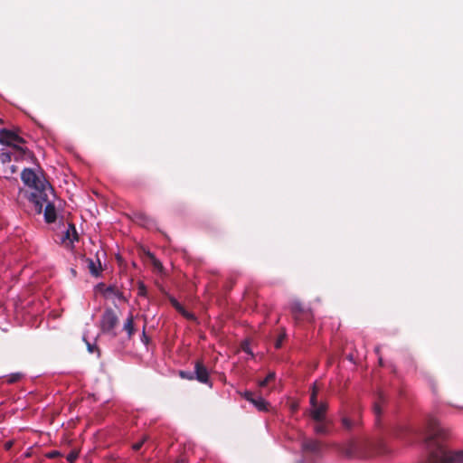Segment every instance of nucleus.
Returning <instances> with one entry per match:
<instances>
[{"instance_id":"obj_39","label":"nucleus","mask_w":463,"mask_h":463,"mask_svg":"<svg viewBox=\"0 0 463 463\" xmlns=\"http://www.w3.org/2000/svg\"><path fill=\"white\" fill-rule=\"evenodd\" d=\"M143 339H146V335L145 331L143 332Z\"/></svg>"},{"instance_id":"obj_27","label":"nucleus","mask_w":463,"mask_h":463,"mask_svg":"<svg viewBox=\"0 0 463 463\" xmlns=\"http://www.w3.org/2000/svg\"><path fill=\"white\" fill-rule=\"evenodd\" d=\"M241 396L248 402H251V401L255 397V394L250 391H245L243 393H241Z\"/></svg>"},{"instance_id":"obj_17","label":"nucleus","mask_w":463,"mask_h":463,"mask_svg":"<svg viewBox=\"0 0 463 463\" xmlns=\"http://www.w3.org/2000/svg\"><path fill=\"white\" fill-rule=\"evenodd\" d=\"M250 403L260 411H268L269 408V403L261 396H255Z\"/></svg>"},{"instance_id":"obj_31","label":"nucleus","mask_w":463,"mask_h":463,"mask_svg":"<svg viewBox=\"0 0 463 463\" xmlns=\"http://www.w3.org/2000/svg\"><path fill=\"white\" fill-rule=\"evenodd\" d=\"M241 348H242V350L245 353H247V354H249L250 355H253V354H252V352H251V350L250 348V344L248 342H243L242 345H241Z\"/></svg>"},{"instance_id":"obj_21","label":"nucleus","mask_w":463,"mask_h":463,"mask_svg":"<svg viewBox=\"0 0 463 463\" xmlns=\"http://www.w3.org/2000/svg\"><path fill=\"white\" fill-rule=\"evenodd\" d=\"M13 159V153L12 151H5V150H2L0 152V162L2 164H8L12 161Z\"/></svg>"},{"instance_id":"obj_4","label":"nucleus","mask_w":463,"mask_h":463,"mask_svg":"<svg viewBox=\"0 0 463 463\" xmlns=\"http://www.w3.org/2000/svg\"><path fill=\"white\" fill-rule=\"evenodd\" d=\"M289 308L292 317L297 325H299L304 321L312 320L313 315L311 311L304 308L298 300H293L290 303Z\"/></svg>"},{"instance_id":"obj_18","label":"nucleus","mask_w":463,"mask_h":463,"mask_svg":"<svg viewBox=\"0 0 463 463\" xmlns=\"http://www.w3.org/2000/svg\"><path fill=\"white\" fill-rule=\"evenodd\" d=\"M136 216L137 217L139 223L142 226H145L146 228H151L152 226H154L156 224L155 220H153L152 218H150L149 216H147L145 213H137Z\"/></svg>"},{"instance_id":"obj_8","label":"nucleus","mask_w":463,"mask_h":463,"mask_svg":"<svg viewBox=\"0 0 463 463\" xmlns=\"http://www.w3.org/2000/svg\"><path fill=\"white\" fill-rule=\"evenodd\" d=\"M301 448L305 454L319 456L322 450V443L316 439H304Z\"/></svg>"},{"instance_id":"obj_3","label":"nucleus","mask_w":463,"mask_h":463,"mask_svg":"<svg viewBox=\"0 0 463 463\" xmlns=\"http://www.w3.org/2000/svg\"><path fill=\"white\" fill-rule=\"evenodd\" d=\"M364 442L357 439H351L345 444H343L339 448V451L342 455L348 458H364L365 455L362 451Z\"/></svg>"},{"instance_id":"obj_22","label":"nucleus","mask_w":463,"mask_h":463,"mask_svg":"<svg viewBox=\"0 0 463 463\" xmlns=\"http://www.w3.org/2000/svg\"><path fill=\"white\" fill-rule=\"evenodd\" d=\"M317 394H318V388L317 387V384L314 383L312 387V392L310 395V405L311 407H316L319 403L317 402Z\"/></svg>"},{"instance_id":"obj_30","label":"nucleus","mask_w":463,"mask_h":463,"mask_svg":"<svg viewBox=\"0 0 463 463\" xmlns=\"http://www.w3.org/2000/svg\"><path fill=\"white\" fill-rule=\"evenodd\" d=\"M171 304L173 305L174 307H175L176 310L184 312L183 307L179 304V302L176 299H171Z\"/></svg>"},{"instance_id":"obj_16","label":"nucleus","mask_w":463,"mask_h":463,"mask_svg":"<svg viewBox=\"0 0 463 463\" xmlns=\"http://www.w3.org/2000/svg\"><path fill=\"white\" fill-rule=\"evenodd\" d=\"M123 330L127 332L128 338L131 339L135 334L134 317L132 314H129L123 325Z\"/></svg>"},{"instance_id":"obj_29","label":"nucleus","mask_w":463,"mask_h":463,"mask_svg":"<svg viewBox=\"0 0 463 463\" xmlns=\"http://www.w3.org/2000/svg\"><path fill=\"white\" fill-rule=\"evenodd\" d=\"M138 295L146 296V287L143 282H139L138 284Z\"/></svg>"},{"instance_id":"obj_35","label":"nucleus","mask_w":463,"mask_h":463,"mask_svg":"<svg viewBox=\"0 0 463 463\" xmlns=\"http://www.w3.org/2000/svg\"><path fill=\"white\" fill-rule=\"evenodd\" d=\"M298 404H295V403H294V404H292V406H291L292 411H297V410H298Z\"/></svg>"},{"instance_id":"obj_36","label":"nucleus","mask_w":463,"mask_h":463,"mask_svg":"<svg viewBox=\"0 0 463 463\" xmlns=\"http://www.w3.org/2000/svg\"><path fill=\"white\" fill-rule=\"evenodd\" d=\"M16 166L15 165H12L11 166V173H15L16 172Z\"/></svg>"},{"instance_id":"obj_24","label":"nucleus","mask_w":463,"mask_h":463,"mask_svg":"<svg viewBox=\"0 0 463 463\" xmlns=\"http://www.w3.org/2000/svg\"><path fill=\"white\" fill-rule=\"evenodd\" d=\"M22 377H23V373H14L8 375L6 381L8 383H17L18 381H20L22 379Z\"/></svg>"},{"instance_id":"obj_11","label":"nucleus","mask_w":463,"mask_h":463,"mask_svg":"<svg viewBox=\"0 0 463 463\" xmlns=\"http://www.w3.org/2000/svg\"><path fill=\"white\" fill-rule=\"evenodd\" d=\"M85 261L90 273L94 277H99L102 270L99 259L97 258V260H93L92 259H86Z\"/></svg>"},{"instance_id":"obj_7","label":"nucleus","mask_w":463,"mask_h":463,"mask_svg":"<svg viewBox=\"0 0 463 463\" xmlns=\"http://www.w3.org/2000/svg\"><path fill=\"white\" fill-rule=\"evenodd\" d=\"M28 199L33 204L34 211L38 214L43 212V203H47L49 201L45 191L32 193Z\"/></svg>"},{"instance_id":"obj_38","label":"nucleus","mask_w":463,"mask_h":463,"mask_svg":"<svg viewBox=\"0 0 463 463\" xmlns=\"http://www.w3.org/2000/svg\"><path fill=\"white\" fill-rule=\"evenodd\" d=\"M176 463H185L184 459H179Z\"/></svg>"},{"instance_id":"obj_28","label":"nucleus","mask_w":463,"mask_h":463,"mask_svg":"<svg viewBox=\"0 0 463 463\" xmlns=\"http://www.w3.org/2000/svg\"><path fill=\"white\" fill-rule=\"evenodd\" d=\"M146 440V437H144L140 441L137 442V443H134L132 445V449L135 450V451H137L139 450L143 444L145 443V441Z\"/></svg>"},{"instance_id":"obj_6","label":"nucleus","mask_w":463,"mask_h":463,"mask_svg":"<svg viewBox=\"0 0 463 463\" xmlns=\"http://www.w3.org/2000/svg\"><path fill=\"white\" fill-rule=\"evenodd\" d=\"M194 379H196L199 383L210 386L212 385L210 381L209 371L202 360H197L194 363Z\"/></svg>"},{"instance_id":"obj_34","label":"nucleus","mask_w":463,"mask_h":463,"mask_svg":"<svg viewBox=\"0 0 463 463\" xmlns=\"http://www.w3.org/2000/svg\"><path fill=\"white\" fill-rule=\"evenodd\" d=\"M25 143V140L24 138H23L22 137H20L18 134L16 135V137H15V140H14V144L18 145V146H21L22 144H24Z\"/></svg>"},{"instance_id":"obj_19","label":"nucleus","mask_w":463,"mask_h":463,"mask_svg":"<svg viewBox=\"0 0 463 463\" xmlns=\"http://www.w3.org/2000/svg\"><path fill=\"white\" fill-rule=\"evenodd\" d=\"M65 237L71 242L79 241V235L74 224L69 223L68 229L65 232Z\"/></svg>"},{"instance_id":"obj_20","label":"nucleus","mask_w":463,"mask_h":463,"mask_svg":"<svg viewBox=\"0 0 463 463\" xmlns=\"http://www.w3.org/2000/svg\"><path fill=\"white\" fill-rule=\"evenodd\" d=\"M275 379H276L275 372H269L263 380L259 381L258 384L260 387L263 388V387H266L271 382H274Z\"/></svg>"},{"instance_id":"obj_13","label":"nucleus","mask_w":463,"mask_h":463,"mask_svg":"<svg viewBox=\"0 0 463 463\" xmlns=\"http://www.w3.org/2000/svg\"><path fill=\"white\" fill-rule=\"evenodd\" d=\"M56 218L55 206L52 203L48 201L44 209V220L47 223H52L56 221Z\"/></svg>"},{"instance_id":"obj_15","label":"nucleus","mask_w":463,"mask_h":463,"mask_svg":"<svg viewBox=\"0 0 463 463\" xmlns=\"http://www.w3.org/2000/svg\"><path fill=\"white\" fill-rule=\"evenodd\" d=\"M316 422L317 423L314 426V430L317 434L327 435L330 432V421L324 420Z\"/></svg>"},{"instance_id":"obj_9","label":"nucleus","mask_w":463,"mask_h":463,"mask_svg":"<svg viewBox=\"0 0 463 463\" xmlns=\"http://www.w3.org/2000/svg\"><path fill=\"white\" fill-rule=\"evenodd\" d=\"M16 135L17 133L7 128L0 129V144L10 146L11 148L14 147V146H17L14 144Z\"/></svg>"},{"instance_id":"obj_25","label":"nucleus","mask_w":463,"mask_h":463,"mask_svg":"<svg viewBox=\"0 0 463 463\" xmlns=\"http://www.w3.org/2000/svg\"><path fill=\"white\" fill-rule=\"evenodd\" d=\"M179 375L183 379H187V380L194 379V372L180 371Z\"/></svg>"},{"instance_id":"obj_26","label":"nucleus","mask_w":463,"mask_h":463,"mask_svg":"<svg viewBox=\"0 0 463 463\" xmlns=\"http://www.w3.org/2000/svg\"><path fill=\"white\" fill-rule=\"evenodd\" d=\"M78 457L79 453L75 450H72L67 455L66 458L70 463H74Z\"/></svg>"},{"instance_id":"obj_10","label":"nucleus","mask_w":463,"mask_h":463,"mask_svg":"<svg viewBox=\"0 0 463 463\" xmlns=\"http://www.w3.org/2000/svg\"><path fill=\"white\" fill-rule=\"evenodd\" d=\"M327 411V404L321 402L316 407L311 408L309 414L315 421H321L326 420V412Z\"/></svg>"},{"instance_id":"obj_33","label":"nucleus","mask_w":463,"mask_h":463,"mask_svg":"<svg viewBox=\"0 0 463 463\" xmlns=\"http://www.w3.org/2000/svg\"><path fill=\"white\" fill-rule=\"evenodd\" d=\"M285 339V335H281L279 336V338L277 339L276 343H275V347L277 349H279L282 345V342L283 340Z\"/></svg>"},{"instance_id":"obj_12","label":"nucleus","mask_w":463,"mask_h":463,"mask_svg":"<svg viewBox=\"0 0 463 463\" xmlns=\"http://www.w3.org/2000/svg\"><path fill=\"white\" fill-rule=\"evenodd\" d=\"M386 402V397L383 392H379L377 394V400L373 403V412L376 417V421L378 422L380 416L382 414V405Z\"/></svg>"},{"instance_id":"obj_23","label":"nucleus","mask_w":463,"mask_h":463,"mask_svg":"<svg viewBox=\"0 0 463 463\" xmlns=\"http://www.w3.org/2000/svg\"><path fill=\"white\" fill-rule=\"evenodd\" d=\"M147 256L149 257V259L151 260L152 261V265L153 267L157 269L158 271H162L163 270V265L161 263V261L159 260H157L154 254L148 252L147 253Z\"/></svg>"},{"instance_id":"obj_37","label":"nucleus","mask_w":463,"mask_h":463,"mask_svg":"<svg viewBox=\"0 0 463 463\" xmlns=\"http://www.w3.org/2000/svg\"><path fill=\"white\" fill-rule=\"evenodd\" d=\"M88 349L90 352H92V346L90 344H88Z\"/></svg>"},{"instance_id":"obj_14","label":"nucleus","mask_w":463,"mask_h":463,"mask_svg":"<svg viewBox=\"0 0 463 463\" xmlns=\"http://www.w3.org/2000/svg\"><path fill=\"white\" fill-rule=\"evenodd\" d=\"M12 149L13 159H14L15 161L22 160L25 156L32 155L28 148L24 147L22 146H14V147H13Z\"/></svg>"},{"instance_id":"obj_5","label":"nucleus","mask_w":463,"mask_h":463,"mask_svg":"<svg viewBox=\"0 0 463 463\" xmlns=\"http://www.w3.org/2000/svg\"><path fill=\"white\" fill-rule=\"evenodd\" d=\"M341 424L342 427L347 431H352L357 429L361 425L359 412L354 411L352 414L344 412L341 416Z\"/></svg>"},{"instance_id":"obj_1","label":"nucleus","mask_w":463,"mask_h":463,"mask_svg":"<svg viewBox=\"0 0 463 463\" xmlns=\"http://www.w3.org/2000/svg\"><path fill=\"white\" fill-rule=\"evenodd\" d=\"M21 179L24 184L37 192L45 191L49 184L42 180L37 174L31 168H24L21 173Z\"/></svg>"},{"instance_id":"obj_32","label":"nucleus","mask_w":463,"mask_h":463,"mask_svg":"<svg viewBox=\"0 0 463 463\" xmlns=\"http://www.w3.org/2000/svg\"><path fill=\"white\" fill-rule=\"evenodd\" d=\"M61 456V453L58 450H52L47 453L46 457L48 458H56Z\"/></svg>"},{"instance_id":"obj_2","label":"nucleus","mask_w":463,"mask_h":463,"mask_svg":"<svg viewBox=\"0 0 463 463\" xmlns=\"http://www.w3.org/2000/svg\"><path fill=\"white\" fill-rule=\"evenodd\" d=\"M118 324V317L112 308H107L100 318V328L103 333L112 334L114 336L116 333L114 329Z\"/></svg>"}]
</instances>
